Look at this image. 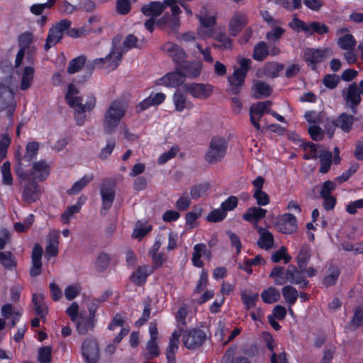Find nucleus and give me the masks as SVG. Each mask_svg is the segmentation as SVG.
<instances>
[{
    "instance_id": "nucleus-10",
    "label": "nucleus",
    "mask_w": 363,
    "mask_h": 363,
    "mask_svg": "<svg viewBox=\"0 0 363 363\" xmlns=\"http://www.w3.org/2000/svg\"><path fill=\"white\" fill-rule=\"evenodd\" d=\"M15 109L16 103L12 89L0 86V112L6 111L7 116L11 118Z\"/></svg>"
},
{
    "instance_id": "nucleus-9",
    "label": "nucleus",
    "mask_w": 363,
    "mask_h": 363,
    "mask_svg": "<svg viewBox=\"0 0 363 363\" xmlns=\"http://www.w3.org/2000/svg\"><path fill=\"white\" fill-rule=\"evenodd\" d=\"M332 55V50L330 48L315 49L306 48L304 50V60L313 69H315L316 65L324 61Z\"/></svg>"
},
{
    "instance_id": "nucleus-16",
    "label": "nucleus",
    "mask_w": 363,
    "mask_h": 363,
    "mask_svg": "<svg viewBox=\"0 0 363 363\" xmlns=\"http://www.w3.org/2000/svg\"><path fill=\"white\" fill-rule=\"evenodd\" d=\"M95 105L96 98L94 94H90L86 96L85 104L80 106L79 108L74 109V118L78 125H82L86 120L84 113L92 111Z\"/></svg>"
},
{
    "instance_id": "nucleus-5",
    "label": "nucleus",
    "mask_w": 363,
    "mask_h": 363,
    "mask_svg": "<svg viewBox=\"0 0 363 363\" xmlns=\"http://www.w3.org/2000/svg\"><path fill=\"white\" fill-rule=\"evenodd\" d=\"M251 63L250 60L243 58L240 61V67L236 69L233 74L228 77L230 86L227 89V92L230 94H238L241 90V87L244 83L247 72L250 68Z\"/></svg>"
},
{
    "instance_id": "nucleus-44",
    "label": "nucleus",
    "mask_w": 363,
    "mask_h": 363,
    "mask_svg": "<svg viewBox=\"0 0 363 363\" xmlns=\"http://www.w3.org/2000/svg\"><path fill=\"white\" fill-rule=\"evenodd\" d=\"M281 292L284 299L289 305L295 303L298 298V291L294 287L289 285L286 286L282 288Z\"/></svg>"
},
{
    "instance_id": "nucleus-13",
    "label": "nucleus",
    "mask_w": 363,
    "mask_h": 363,
    "mask_svg": "<svg viewBox=\"0 0 363 363\" xmlns=\"http://www.w3.org/2000/svg\"><path fill=\"white\" fill-rule=\"evenodd\" d=\"M346 104L351 108L352 112L357 113V106L361 101V96L359 88L356 83L350 84L347 89L346 94H343Z\"/></svg>"
},
{
    "instance_id": "nucleus-34",
    "label": "nucleus",
    "mask_w": 363,
    "mask_h": 363,
    "mask_svg": "<svg viewBox=\"0 0 363 363\" xmlns=\"http://www.w3.org/2000/svg\"><path fill=\"white\" fill-rule=\"evenodd\" d=\"M250 122L257 130L260 129L259 121L263 116L266 111L260 107L257 103L252 104L250 108Z\"/></svg>"
},
{
    "instance_id": "nucleus-22",
    "label": "nucleus",
    "mask_w": 363,
    "mask_h": 363,
    "mask_svg": "<svg viewBox=\"0 0 363 363\" xmlns=\"http://www.w3.org/2000/svg\"><path fill=\"white\" fill-rule=\"evenodd\" d=\"M202 256L210 260L211 258V252L207 249L205 244L199 243L195 245L192 254V262L195 267H202L203 266V262L201 260Z\"/></svg>"
},
{
    "instance_id": "nucleus-30",
    "label": "nucleus",
    "mask_w": 363,
    "mask_h": 363,
    "mask_svg": "<svg viewBox=\"0 0 363 363\" xmlns=\"http://www.w3.org/2000/svg\"><path fill=\"white\" fill-rule=\"evenodd\" d=\"M75 323L77 332L81 335H84L89 331L93 330L95 326V319L82 317V315H80L79 320Z\"/></svg>"
},
{
    "instance_id": "nucleus-45",
    "label": "nucleus",
    "mask_w": 363,
    "mask_h": 363,
    "mask_svg": "<svg viewBox=\"0 0 363 363\" xmlns=\"http://www.w3.org/2000/svg\"><path fill=\"white\" fill-rule=\"evenodd\" d=\"M284 67L282 64L269 62L264 66V74L269 77L274 78L279 75V72L283 70Z\"/></svg>"
},
{
    "instance_id": "nucleus-7",
    "label": "nucleus",
    "mask_w": 363,
    "mask_h": 363,
    "mask_svg": "<svg viewBox=\"0 0 363 363\" xmlns=\"http://www.w3.org/2000/svg\"><path fill=\"white\" fill-rule=\"evenodd\" d=\"M71 21L68 19L61 20L53 26L49 30L44 48L48 50L50 48L59 43L63 37L64 32L71 26Z\"/></svg>"
},
{
    "instance_id": "nucleus-12",
    "label": "nucleus",
    "mask_w": 363,
    "mask_h": 363,
    "mask_svg": "<svg viewBox=\"0 0 363 363\" xmlns=\"http://www.w3.org/2000/svg\"><path fill=\"white\" fill-rule=\"evenodd\" d=\"M173 0H164L160 1H151L145 4L141 8L142 13L150 18H156L164 11V10L172 3Z\"/></svg>"
},
{
    "instance_id": "nucleus-55",
    "label": "nucleus",
    "mask_w": 363,
    "mask_h": 363,
    "mask_svg": "<svg viewBox=\"0 0 363 363\" xmlns=\"http://www.w3.org/2000/svg\"><path fill=\"white\" fill-rule=\"evenodd\" d=\"M81 208V205L75 204L69 206L61 215L60 220L63 223H69L70 220L73 218L74 214L77 213Z\"/></svg>"
},
{
    "instance_id": "nucleus-27",
    "label": "nucleus",
    "mask_w": 363,
    "mask_h": 363,
    "mask_svg": "<svg viewBox=\"0 0 363 363\" xmlns=\"http://www.w3.org/2000/svg\"><path fill=\"white\" fill-rule=\"evenodd\" d=\"M154 271L152 267L144 265L139 267L138 269L132 274V281L138 286L143 284L146 281L147 277Z\"/></svg>"
},
{
    "instance_id": "nucleus-24",
    "label": "nucleus",
    "mask_w": 363,
    "mask_h": 363,
    "mask_svg": "<svg viewBox=\"0 0 363 363\" xmlns=\"http://www.w3.org/2000/svg\"><path fill=\"white\" fill-rule=\"evenodd\" d=\"M42 253V247L38 244H35L32 252V267L30 269L31 277H37L41 274Z\"/></svg>"
},
{
    "instance_id": "nucleus-14",
    "label": "nucleus",
    "mask_w": 363,
    "mask_h": 363,
    "mask_svg": "<svg viewBox=\"0 0 363 363\" xmlns=\"http://www.w3.org/2000/svg\"><path fill=\"white\" fill-rule=\"evenodd\" d=\"M303 271L297 269L294 265H289L285 273V283L289 281L291 284H300L302 288L307 287L308 281L303 277Z\"/></svg>"
},
{
    "instance_id": "nucleus-29",
    "label": "nucleus",
    "mask_w": 363,
    "mask_h": 363,
    "mask_svg": "<svg viewBox=\"0 0 363 363\" xmlns=\"http://www.w3.org/2000/svg\"><path fill=\"white\" fill-rule=\"evenodd\" d=\"M247 23L246 16L242 13H235L229 23L230 34L236 36Z\"/></svg>"
},
{
    "instance_id": "nucleus-21",
    "label": "nucleus",
    "mask_w": 363,
    "mask_h": 363,
    "mask_svg": "<svg viewBox=\"0 0 363 363\" xmlns=\"http://www.w3.org/2000/svg\"><path fill=\"white\" fill-rule=\"evenodd\" d=\"M40 195V187L36 182L32 181V182L28 183L24 186L22 198L27 203L35 202L39 199Z\"/></svg>"
},
{
    "instance_id": "nucleus-1",
    "label": "nucleus",
    "mask_w": 363,
    "mask_h": 363,
    "mask_svg": "<svg viewBox=\"0 0 363 363\" xmlns=\"http://www.w3.org/2000/svg\"><path fill=\"white\" fill-rule=\"evenodd\" d=\"M137 42L138 38L135 35L129 34L125 38L122 46L121 38L116 37L113 39L112 48L110 52L105 57L94 60L91 63L86 65V67L91 71L97 66L103 67L105 65V67L109 70H114L118 67L123 54L132 48H136Z\"/></svg>"
},
{
    "instance_id": "nucleus-60",
    "label": "nucleus",
    "mask_w": 363,
    "mask_h": 363,
    "mask_svg": "<svg viewBox=\"0 0 363 363\" xmlns=\"http://www.w3.org/2000/svg\"><path fill=\"white\" fill-rule=\"evenodd\" d=\"M242 299L247 309H250L255 306V303L258 300V294L242 292Z\"/></svg>"
},
{
    "instance_id": "nucleus-53",
    "label": "nucleus",
    "mask_w": 363,
    "mask_h": 363,
    "mask_svg": "<svg viewBox=\"0 0 363 363\" xmlns=\"http://www.w3.org/2000/svg\"><path fill=\"white\" fill-rule=\"evenodd\" d=\"M40 147V144L38 142L32 141L27 144L26 150V152L23 156V159L30 162L34 157H36Z\"/></svg>"
},
{
    "instance_id": "nucleus-42",
    "label": "nucleus",
    "mask_w": 363,
    "mask_h": 363,
    "mask_svg": "<svg viewBox=\"0 0 363 363\" xmlns=\"http://www.w3.org/2000/svg\"><path fill=\"white\" fill-rule=\"evenodd\" d=\"M86 57L84 56H79L70 60L69 62L67 72L70 74L78 72L85 65Z\"/></svg>"
},
{
    "instance_id": "nucleus-58",
    "label": "nucleus",
    "mask_w": 363,
    "mask_h": 363,
    "mask_svg": "<svg viewBox=\"0 0 363 363\" xmlns=\"http://www.w3.org/2000/svg\"><path fill=\"white\" fill-rule=\"evenodd\" d=\"M208 189L209 184L207 183L195 185L191 189V196L193 199H197L203 196Z\"/></svg>"
},
{
    "instance_id": "nucleus-62",
    "label": "nucleus",
    "mask_w": 363,
    "mask_h": 363,
    "mask_svg": "<svg viewBox=\"0 0 363 363\" xmlns=\"http://www.w3.org/2000/svg\"><path fill=\"white\" fill-rule=\"evenodd\" d=\"M225 217V212L220 208L210 212L206 219L209 222L217 223L223 220Z\"/></svg>"
},
{
    "instance_id": "nucleus-35",
    "label": "nucleus",
    "mask_w": 363,
    "mask_h": 363,
    "mask_svg": "<svg viewBox=\"0 0 363 363\" xmlns=\"http://www.w3.org/2000/svg\"><path fill=\"white\" fill-rule=\"evenodd\" d=\"M353 123L354 117L343 113L333 122V125L340 127L343 131L347 133L351 130Z\"/></svg>"
},
{
    "instance_id": "nucleus-17",
    "label": "nucleus",
    "mask_w": 363,
    "mask_h": 363,
    "mask_svg": "<svg viewBox=\"0 0 363 363\" xmlns=\"http://www.w3.org/2000/svg\"><path fill=\"white\" fill-rule=\"evenodd\" d=\"M65 100L69 106L76 109L85 104L86 97L84 99L81 96L78 88L74 84H70L67 87Z\"/></svg>"
},
{
    "instance_id": "nucleus-4",
    "label": "nucleus",
    "mask_w": 363,
    "mask_h": 363,
    "mask_svg": "<svg viewBox=\"0 0 363 363\" xmlns=\"http://www.w3.org/2000/svg\"><path fill=\"white\" fill-rule=\"evenodd\" d=\"M228 148L227 140L221 136L213 137L205 154L206 161L213 164L220 161L225 155Z\"/></svg>"
},
{
    "instance_id": "nucleus-19",
    "label": "nucleus",
    "mask_w": 363,
    "mask_h": 363,
    "mask_svg": "<svg viewBox=\"0 0 363 363\" xmlns=\"http://www.w3.org/2000/svg\"><path fill=\"white\" fill-rule=\"evenodd\" d=\"M184 79L179 70L169 72L155 82L157 85H164L167 87H177L182 85Z\"/></svg>"
},
{
    "instance_id": "nucleus-41",
    "label": "nucleus",
    "mask_w": 363,
    "mask_h": 363,
    "mask_svg": "<svg viewBox=\"0 0 363 363\" xmlns=\"http://www.w3.org/2000/svg\"><path fill=\"white\" fill-rule=\"evenodd\" d=\"M329 32V28L324 23L313 21L308 23L307 35H311L314 33L318 35L326 34Z\"/></svg>"
},
{
    "instance_id": "nucleus-28",
    "label": "nucleus",
    "mask_w": 363,
    "mask_h": 363,
    "mask_svg": "<svg viewBox=\"0 0 363 363\" xmlns=\"http://www.w3.org/2000/svg\"><path fill=\"white\" fill-rule=\"evenodd\" d=\"M257 231L259 234V238L257 241L258 246L267 250L271 249L274 245L273 235L262 227H259Z\"/></svg>"
},
{
    "instance_id": "nucleus-36",
    "label": "nucleus",
    "mask_w": 363,
    "mask_h": 363,
    "mask_svg": "<svg viewBox=\"0 0 363 363\" xmlns=\"http://www.w3.org/2000/svg\"><path fill=\"white\" fill-rule=\"evenodd\" d=\"M318 158L320 159V162L319 172L322 174L327 173L329 171L332 164V152L323 149V150L319 152V156Z\"/></svg>"
},
{
    "instance_id": "nucleus-63",
    "label": "nucleus",
    "mask_w": 363,
    "mask_h": 363,
    "mask_svg": "<svg viewBox=\"0 0 363 363\" xmlns=\"http://www.w3.org/2000/svg\"><path fill=\"white\" fill-rule=\"evenodd\" d=\"M289 25L296 32L303 31L307 34L308 23H306L297 18H294Z\"/></svg>"
},
{
    "instance_id": "nucleus-52",
    "label": "nucleus",
    "mask_w": 363,
    "mask_h": 363,
    "mask_svg": "<svg viewBox=\"0 0 363 363\" xmlns=\"http://www.w3.org/2000/svg\"><path fill=\"white\" fill-rule=\"evenodd\" d=\"M337 44L341 49L353 50L355 46V40L352 35L347 34L338 38Z\"/></svg>"
},
{
    "instance_id": "nucleus-46",
    "label": "nucleus",
    "mask_w": 363,
    "mask_h": 363,
    "mask_svg": "<svg viewBox=\"0 0 363 363\" xmlns=\"http://www.w3.org/2000/svg\"><path fill=\"white\" fill-rule=\"evenodd\" d=\"M213 38L220 43V45L213 44V47L219 49H230L232 48L233 40L225 33H218Z\"/></svg>"
},
{
    "instance_id": "nucleus-32",
    "label": "nucleus",
    "mask_w": 363,
    "mask_h": 363,
    "mask_svg": "<svg viewBox=\"0 0 363 363\" xmlns=\"http://www.w3.org/2000/svg\"><path fill=\"white\" fill-rule=\"evenodd\" d=\"M267 211L259 207H251L242 215V218L248 222L258 221L266 216Z\"/></svg>"
},
{
    "instance_id": "nucleus-6",
    "label": "nucleus",
    "mask_w": 363,
    "mask_h": 363,
    "mask_svg": "<svg viewBox=\"0 0 363 363\" xmlns=\"http://www.w3.org/2000/svg\"><path fill=\"white\" fill-rule=\"evenodd\" d=\"M181 336L184 345L189 350H196L201 347L206 339V333L197 328L184 330L180 328Z\"/></svg>"
},
{
    "instance_id": "nucleus-33",
    "label": "nucleus",
    "mask_w": 363,
    "mask_h": 363,
    "mask_svg": "<svg viewBox=\"0 0 363 363\" xmlns=\"http://www.w3.org/2000/svg\"><path fill=\"white\" fill-rule=\"evenodd\" d=\"M58 245L59 233L55 231L50 233L45 247L46 253L51 257H55L58 253Z\"/></svg>"
},
{
    "instance_id": "nucleus-49",
    "label": "nucleus",
    "mask_w": 363,
    "mask_h": 363,
    "mask_svg": "<svg viewBox=\"0 0 363 363\" xmlns=\"http://www.w3.org/2000/svg\"><path fill=\"white\" fill-rule=\"evenodd\" d=\"M93 179L92 175L83 177L80 180L76 182L71 189L67 190L69 194H77L85 187Z\"/></svg>"
},
{
    "instance_id": "nucleus-50",
    "label": "nucleus",
    "mask_w": 363,
    "mask_h": 363,
    "mask_svg": "<svg viewBox=\"0 0 363 363\" xmlns=\"http://www.w3.org/2000/svg\"><path fill=\"white\" fill-rule=\"evenodd\" d=\"M1 172L2 174V184L6 186H12L13 179L11 172V164L9 162H4Z\"/></svg>"
},
{
    "instance_id": "nucleus-11",
    "label": "nucleus",
    "mask_w": 363,
    "mask_h": 363,
    "mask_svg": "<svg viewBox=\"0 0 363 363\" xmlns=\"http://www.w3.org/2000/svg\"><path fill=\"white\" fill-rule=\"evenodd\" d=\"M184 89L193 97L200 99L208 98L213 92L212 86L208 84L191 83L186 84Z\"/></svg>"
},
{
    "instance_id": "nucleus-37",
    "label": "nucleus",
    "mask_w": 363,
    "mask_h": 363,
    "mask_svg": "<svg viewBox=\"0 0 363 363\" xmlns=\"http://www.w3.org/2000/svg\"><path fill=\"white\" fill-rule=\"evenodd\" d=\"M34 75V68L32 67H26L22 73L20 89L23 91L27 90L30 87Z\"/></svg>"
},
{
    "instance_id": "nucleus-47",
    "label": "nucleus",
    "mask_w": 363,
    "mask_h": 363,
    "mask_svg": "<svg viewBox=\"0 0 363 363\" xmlns=\"http://www.w3.org/2000/svg\"><path fill=\"white\" fill-rule=\"evenodd\" d=\"M253 89L257 92L258 95L255 96V98L258 99L261 96H269L272 93V88L269 85L264 82L257 81L253 85Z\"/></svg>"
},
{
    "instance_id": "nucleus-56",
    "label": "nucleus",
    "mask_w": 363,
    "mask_h": 363,
    "mask_svg": "<svg viewBox=\"0 0 363 363\" xmlns=\"http://www.w3.org/2000/svg\"><path fill=\"white\" fill-rule=\"evenodd\" d=\"M0 262L9 269H12L16 267L15 258L8 252H0Z\"/></svg>"
},
{
    "instance_id": "nucleus-15",
    "label": "nucleus",
    "mask_w": 363,
    "mask_h": 363,
    "mask_svg": "<svg viewBox=\"0 0 363 363\" xmlns=\"http://www.w3.org/2000/svg\"><path fill=\"white\" fill-rule=\"evenodd\" d=\"M202 65L198 62L185 61L179 66H177V70L180 72L184 79L185 78H196L201 74Z\"/></svg>"
},
{
    "instance_id": "nucleus-51",
    "label": "nucleus",
    "mask_w": 363,
    "mask_h": 363,
    "mask_svg": "<svg viewBox=\"0 0 363 363\" xmlns=\"http://www.w3.org/2000/svg\"><path fill=\"white\" fill-rule=\"evenodd\" d=\"M302 147L304 150L309 149V153L303 155L305 160L317 159L319 156V152L323 150V149H318V145L313 143H303Z\"/></svg>"
},
{
    "instance_id": "nucleus-54",
    "label": "nucleus",
    "mask_w": 363,
    "mask_h": 363,
    "mask_svg": "<svg viewBox=\"0 0 363 363\" xmlns=\"http://www.w3.org/2000/svg\"><path fill=\"white\" fill-rule=\"evenodd\" d=\"M269 52L267 48V45L264 42H259L254 49L253 57L255 60L258 61L263 60L267 55Z\"/></svg>"
},
{
    "instance_id": "nucleus-59",
    "label": "nucleus",
    "mask_w": 363,
    "mask_h": 363,
    "mask_svg": "<svg viewBox=\"0 0 363 363\" xmlns=\"http://www.w3.org/2000/svg\"><path fill=\"white\" fill-rule=\"evenodd\" d=\"M339 274L340 271L337 267H330L329 274L324 279V285L327 287L334 285L337 281Z\"/></svg>"
},
{
    "instance_id": "nucleus-64",
    "label": "nucleus",
    "mask_w": 363,
    "mask_h": 363,
    "mask_svg": "<svg viewBox=\"0 0 363 363\" xmlns=\"http://www.w3.org/2000/svg\"><path fill=\"white\" fill-rule=\"evenodd\" d=\"M110 256L106 253H101L96 262V267L99 271L105 270L109 265Z\"/></svg>"
},
{
    "instance_id": "nucleus-38",
    "label": "nucleus",
    "mask_w": 363,
    "mask_h": 363,
    "mask_svg": "<svg viewBox=\"0 0 363 363\" xmlns=\"http://www.w3.org/2000/svg\"><path fill=\"white\" fill-rule=\"evenodd\" d=\"M311 258V249L308 245H302L301 250L297 256V262L298 268L305 270L307 263Z\"/></svg>"
},
{
    "instance_id": "nucleus-23",
    "label": "nucleus",
    "mask_w": 363,
    "mask_h": 363,
    "mask_svg": "<svg viewBox=\"0 0 363 363\" xmlns=\"http://www.w3.org/2000/svg\"><path fill=\"white\" fill-rule=\"evenodd\" d=\"M180 331H174L169 338L168 347L166 350L167 363H176L175 353L179 348Z\"/></svg>"
},
{
    "instance_id": "nucleus-18",
    "label": "nucleus",
    "mask_w": 363,
    "mask_h": 363,
    "mask_svg": "<svg viewBox=\"0 0 363 363\" xmlns=\"http://www.w3.org/2000/svg\"><path fill=\"white\" fill-rule=\"evenodd\" d=\"M33 40V35L31 33L25 32L21 34L18 38V45L21 47V49L18 50L15 65L16 67H18L24 57L25 53L26 50L30 49H33V48H30L29 45H30Z\"/></svg>"
},
{
    "instance_id": "nucleus-8",
    "label": "nucleus",
    "mask_w": 363,
    "mask_h": 363,
    "mask_svg": "<svg viewBox=\"0 0 363 363\" xmlns=\"http://www.w3.org/2000/svg\"><path fill=\"white\" fill-rule=\"evenodd\" d=\"M82 354L87 363H97L100 357V350L96 340L94 337L85 339L81 347Z\"/></svg>"
},
{
    "instance_id": "nucleus-31",
    "label": "nucleus",
    "mask_w": 363,
    "mask_h": 363,
    "mask_svg": "<svg viewBox=\"0 0 363 363\" xmlns=\"http://www.w3.org/2000/svg\"><path fill=\"white\" fill-rule=\"evenodd\" d=\"M173 102L177 111L181 112L185 108H191L192 104L186 99V96L179 90H177L173 95Z\"/></svg>"
},
{
    "instance_id": "nucleus-48",
    "label": "nucleus",
    "mask_w": 363,
    "mask_h": 363,
    "mask_svg": "<svg viewBox=\"0 0 363 363\" xmlns=\"http://www.w3.org/2000/svg\"><path fill=\"white\" fill-rule=\"evenodd\" d=\"M157 25H167L172 30H174L179 26V18L178 17H171L169 14L165 13L162 18L158 19Z\"/></svg>"
},
{
    "instance_id": "nucleus-40",
    "label": "nucleus",
    "mask_w": 363,
    "mask_h": 363,
    "mask_svg": "<svg viewBox=\"0 0 363 363\" xmlns=\"http://www.w3.org/2000/svg\"><path fill=\"white\" fill-rule=\"evenodd\" d=\"M261 297L264 302L273 303L280 298V293L274 287H269L261 294Z\"/></svg>"
},
{
    "instance_id": "nucleus-39",
    "label": "nucleus",
    "mask_w": 363,
    "mask_h": 363,
    "mask_svg": "<svg viewBox=\"0 0 363 363\" xmlns=\"http://www.w3.org/2000/svg\"><path fill=\"white\" fill-rule=\"evenodd\" d=\"M363 325V309L360 307L354 309V315L352 320L346 326L350 330H355Z\"/></svg>"
},
{
    "instance_id": "nucleus-20",
    "label": "nucleus",
    "mask_w": 363,
    "mask_h": 363,
    "mask_svg": "<svg viewBox=\"0 0 363 363\" xmlns=\"http://www.w3.org/2000/svg\"><path fill=\"white\" fill-rule=\"evenodd\" d=\"M277 230L286 234H290L296 231L297 228L296 218L291 214L286 213L277 224Z\"/></svg>"
},
{
    "instance_id": "nucleus-26",
    "label": "nucleus",
    "mask_w": 363,
    "mask_h": 363,
    "mask_svg": "<svg viewBox=\"0 0 363 363\" xmlns=\"http://www.w3.org/2000/svg\"><path fill=\"white\" fill-rule=\"evenodd\" d=\"M166 98L163 93H157L154 95H150L149 97L145 99L137 106L138 112L143 111L151 106H157L162 104Z\"/></svg>"
},
{
    "instance_id": "nucleus-25",
    "label": "nucleus",
    "mask_w": 363,
    "mask_h": 363,
    "mask_svg": "<svg viewBox=\"0 0 363 363\" xmlns=\"http://www.w3.org/2000/svg\"><path fill=\"white\" fill-rule=\"evenodd\" d=\"M100 194L102 199L101 212L107 211L111 207L115 199V189L111 186H104L101 189Z\"/></svg>"
},
{
    "instance_id": "nucleus-61",
    "label": "nucleus",
    "mask_w": 363,
    "mask_h": 363,
    "mask_svg": "<svg viewBox=\"0 0 363 363\" xmlns=\"http://www.w3.org/2000/svg\"><path fill=\"white\" fill-rule=\"evenodd\" d=\"M52 348L50 346L40 347L38 350V359L40 363H50L51 361Z\"/></svg>"
},
{
    "instance_id": "nucleus-43",
    "label": "nucleus",
    "mask_w": 363,
    "mask_h": 363,
    "mask_svg": "<svg viewBox=\"0 0 363 363\" xmlns=\"http://www.w3.org/2000/svg\"><path fill=\"white\" fill-rule=\"evenodd\" d=\"M152 225H145L142 221L138 220L135 225L133 237L138 240H142L151 230Z\"/></svg>"
},
{
    "instance_id": "nucleus-2",
    "label": "nucleus",
    "mask_w": 363,
    "mask_h": 363,
    "mask_svg": "<svg viewBox=\"0 0 363 363\" xmlns=\"http://www.w3.org/2000/svg\"><path fill=\"white\" fill-rule=\"evenodd\" d=\"M127 106L121 100H115L111 103L105 113L103 127L106 133L112 134L118 126L121 118L124 116Z\"/></svg>"
},
{
    "instance_id": "nucleus-3",
    "label": "nucleus",
    "mask_w": 363,
    "mask_h": 363,
    "mask_svg": "<svg viewBox=\"0 0 363 363\" xmlns=\"http://www.w3.org/2000/svg\"><path fill=\"white\" fill-rule=\"evenodd\" d=\"M16 174L23 180L30 179L34 182H42L50 174V165L45 160L34 162L30 172H25L21 167L16 169Z\"/></svg>"
},
{
    "instance_id": "nucleus-57",
    "label": "nucleus",
    "mask_w": 363,
    "mask_h": 363,
    "mask_svg": "<svg viewBox=\"0 0 363 363\" xmlns=\"http://www.w3.org/2000/svg\"><path fill=\"white\" fill-rule=\"evenodd\" d=\"M147 353H145V359H150L157 357L160 354L159 347L156 340H150L146 345Z\"/></svg>"
}]
</instances>
